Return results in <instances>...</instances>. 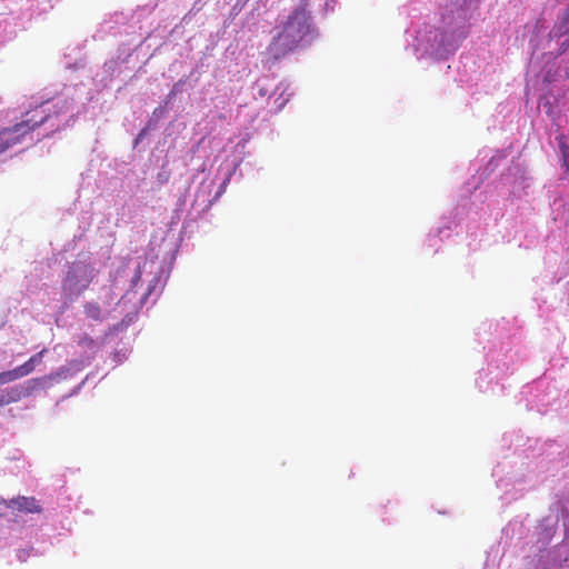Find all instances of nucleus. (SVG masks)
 Masks as SVG:
<instances>
[{
  "label": "nucleus",
  "instance_id": "f257e3e1",
  "mask_svg": "<svg viewBox=\"0 0 569 569\" xmlns=\"http://www.w3.org/2000/svg\"><path fill=\"white\" fill-rule=\"evenodd\" d=\"M94 269L82 261L73 262L62 281V289L68 298L81 295L92 282Z\"/></svg>",
  "mask_w": 569,
  "mask_h": 569
},
{
  "label": "nucleus",
  "instance_id": "f03ea898",
  "mask_svg": "<svg viewBox=\"0 0 569 569\" xmlns=\"http://www.w3.org/2000/svg\"><path fill=\"white\" fill-rule=\"evenodd\" d=\"M49 108L46 110H41V116L36 119L33 116L30 119H27L20 123H17L12 128H6L0 130V153L8 150L10 147L19 143L21 141V137L29 131L34 130L37 127L44 123L51 114L49 113Z\"/></svg>",
  "mask_w": 569,
  "mask_h": 569
},
{
  "label": "nucleus",
  "instance_id": "7ed1b4c3",
  "mask_svg": "<svg viewBox=\"0 0 569 569\" xmlns=\"http://www.w3.org/2000/svg\"><path fill=\"white\" fill-rule=\"evenodd\" d=\"M309 0H301L283 23L286 36H308L313 31L312 18L308 11Z\"/></svg>",
  "mask_w": 569,
  "mask_h": 569
},
{
  "label": "nucleus",
  "instance_id": "20e7f679",
  "mask_svg": "<svg viewBox=\"0 0 569 569\" xmlns=\"http://www.w3.org/2000/svg\"><path fill=\"white\" fill-rule=\"evenodd\" d=\"M46 349H42L38 353L31 356L28 361L18 366L11 370L0 372V386L13 382L18 379L29 376L36 369V366L41 363L42 357L46 353Z\"/></svg>",
  "mask_w": 569,
  "mask_h": 569
},
{
  "label": "nucleus",
  "instance_id": "39448f33",
  "mask_svg": "<svg viewBox=\"0 0 569 569\" xmlns=\"http://www.w3.org/2000/svg\"><path fill=\"white\" fill-rule=\"evenodd\" d=\"M6 507L18 512L41 513L42 507L34 497L18 496L6 502Z\"/></svg>",
  "mask_w": 569,
  "mask_h": 569
},
{
  "label": "nucleus",
  "instance_id": "423d86ee",
  "mask_svg": "<svg viewBox=\"0 0 569 569\" xmlns=\"http://www.w3.org/2000/svg\"><path fill=\"white\" fill-rule=\"evenodd\" d=\"M288 38H273V41L268 48L269 53L273 57V59H280L291 50V48L288 47V44L284 42Z\"/></svg>",
  "mask_w": 569,
  "mask_h": 569
},
{
  "label": "nucleus",
  "instance_id": "0eeeda50",
  "mask_svg": "<svg viewBox=\"0 0 569 569\" xmlns=\"http://www.w3.org/2000/svg\"><path fill=\"white\" fill-rule=\"evenodd\" d=\"M433 41L437 42L438 49L433 53L438 59H446L448 54L456 49V47L450 42V38H433Z\"/></svg>",
  "mask_w": 569,
  "mask_h": 569
},
{
  "label": "nucleus",
  "instance_id": "6e6552de",
  "mask_svg": "<svg viewBox=\"0 0 569 569\" xmlns=\"http://www.w3.org/2000/svg\"><path fill=\"white\" fill-rule=\"evenodd\" d=\"M84 313L88 318L100 321L101 320V309L97 302H87L84 306Z\"/></svg>",
  "mask_w": 569,
  "mask_h": 569
},
{
  "label": "nucleus",
  "instance_id": "1a4fd4ad",
  "mask_svg": "<svg viewBox=\"0 0 569 569\" xmlns=\"http://www.w3.org/2000/svg\"><path fill=\"white\" fill-rule=\"evenodd\" d=\"M557 30L559 36H569V7L563 11Z\"/></svg>",
  "mask_w": 569,
  "mask_h": 569
},
{
  "label": "nucleus",
  "instance_id": "9d476101",
  "mask_svg": "<svg viewBox=\"0 0 569 569\" xmlns=\"http://www.w3.org/2000/svg\"><path fill=\"white\" fill-rule=\"evenodd\" d=\"M562 156H563L565 164H566L567 169L569 170V150H568V148H562Z\"/></svg>",
  "mask_w": 569,
  "mask_h": 569
}]
</instances>
